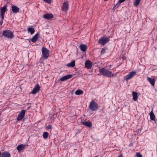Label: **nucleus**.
I'll list each match as a JSON object with an SVG mask.
<instances>
[{"mask_svg": "<svg viewBox=\"0 0 157 157\" xmlns=\"http://www.w3.org/2000/svg\"><path fill=\"white\" fill-rule=\"evenodd\" d=\"M99 72L100 75L109 78L113 77L114 76V74L111 71L104 67L99 69Z\"/></svg>", "mask_w": 157, "mask_h": 157, "instance_id": "obj_1", "label": "nucleus"}, {"mask_svg": "<svg viewBox=\"0 0 157 157\" xmlns=\"http://www.w3.org/2000/svg\"><path fill=\"white\" fill-rule=\"evenodd\" d=\"M2 36L8 39H12L14 37L13 32L9 30H6L3 31Z\"/></svg>", "mask_w": 157, "mask_h": 157, "instance_id": "obj_2", "label": "nucleus"}, {"mask_svg": "<svg viewBox=\"0 0 157 157\" xmlns=\"http://www.w3.org/2000/svg\"><path fill=\"white\" fill-rule=\"evenodd\" d=\"M41 52L43 54L42 57L40 58V60L44 58V59H47L49 55V50L46 48L43 47L41 49Z\"/></svg>", "mask_w": 157, "mask_h": 157, "instance_id": "obj_3", "label": "nucleus"}, {"mask_svg": "<svg viewBox=\"0 0 157 157\" xmlns=\"http://www.w3.org/2000/svg\"><path fill=\"white\" fill-rule=\"evenodd\" d=\"M89 107L92 111H95L98 109V106L96 102L92 100L90 103Z\"/></svg>", "mask_w": 157, "mask_h": 157, "instance_id": "obj_4", "label": "nucleus"}, {"mask_svg": "<svg viewBox=\"0 0 157 157\" xmlns=\"http://www.w3.org/2000/svg\"><path fill=\"white\" fill-rule=\"evenodd\" d=\"M110 41V37H102L98 40V43L102 45H104L105 44L108 42Z\"/></svg>", "mask_w": 157, "mask_h": 157, "instance_id": "obj_5", "label": "nucleus"}, {"mask_svg": "<svg viewBox=\"0 0 157 157\" xmlns=\"http://www.w3.org/2000/svg\"><path fill=\"white\" fill-rule=\"evenodd\" d=\"M136 75V72L133 71L129 72L126 76L124 77V78L128 81V80L133 77Z\"/></svg>", "mask_w": 157, "mask_h": 157, "instance_id": "obj_6", "label": "nucleus"}, {"mask_svg": "<svg viewBox=\"0 0 157 157\" xmlns=\"http://www.w3.org/2000/svg\"><path fill=\"white\" fill-rule=\"evenodd\" d=\"M26 110L22 109L18 115L17 120L20 121L22 120L24 117Z\"/></svg>", "mask_w": 157, "mask_h": 157, "instance_id": "obj_7", "label": "nucleus"}, {"mask_svg": "<svg viewBox=\"0 0 157 157\" xmlns=\"http://www.w3.org/2000/svg\"><path fill=\"white\" fill-rule=\"evenodd\" d=\"M40 86L38 84L36 85L34 87L33 89L31 91V93L33 94H35L38 92L40 90Z\"/></svg>", "mask_w": 157, "mask_h": 157, "instance_id": "obj_8", "label": "nucleus"}, {"mask_svg": "<svg viewBox=\"0 0 157 157\" xmlns=\"http://www.w3.org/2000/svg\"><path fill=\"white\" fill-rule=\"evenodd\" d=\"M11 10L13 13H16L19 12L20 9L16 6L12 5Z\"/></svg>", "mask_w": 157, "mask_h": 157, "instance_id": "obj_9", "label": "nucleus"}, {"mask_svg": "<svg viewBox=\"0 0 157 157\" xmlns=\"http://www.w3.org/2000/svg\"><path fill=\"white\" fill-rule=\"evenodd\" d=\"M92 66V63L90 60H87L85 63V67L89 69L91 68Z\"/></svg>", "mask_w": 157, "mask_h": 157, "instance_id": "obj_10", "label": "nucleus"}, {"mask_svg": "<svg viewBox=\"0 0 157 157\" xmlns=\"http://www.w3.org/2000/svg\"><path fill=\"white\" fill-rule=\"evenodd\" d=\"M43 17L47 20L50 19L53 17V15L52 13H46L44 14L43 16Z\"/></svg>", "mask_w": 157, "mask_h": 157, "instance_id": "obj_11", "label": "nucleus"}, {"mask_svg": "<svg viewBox=\"0 0 157 157\" xmlns=\"http://www.w3.org/2000/svg\"><path fill=\"white\" fill-rule=\"evenodd\" d=\"M26 145L25 144H20L17 147L16 149L18 150V152H20L25 149Z\"/></svg>", "mask_w": 157, "mask_h": 157, "instance_id": "obj_12", "label": "nucleus"}, {"mask_svg": "<svg viewBox=\"0 0 157 157\" xmlns=\"http://www.w3.org/2000/svg\"><path fill=\"white\" fill-rule=\"evenodd\" d=\"M68 9V4L67 2H65L63 3L62 10L64 12H67Z\"/></svg>", "mask_w": 157, "mask_h": 157, "instance_id": "obj_13", "label": "nucleus"}, {"mask_svg": "<svg viewBox=\"0 0 157 157\" xmlns=\"http://www.w3.org/2000/svg\"><path fill=\"white\" fill-rule=\"evenodd\" d=\"M72 76V75H66V76H64L61 78L60 79V81H64L70 78H71Z\"/></svg>", "mask_w": 157, "mask_h": 157, "instance_id": "obj_14", "label": "nucleus"}, {"mask_svg": "<svg viewBox=\"0 0 157 157\" xmlns=\"http://www.w3.org/2000/svg\"><path fill=\"white\" fill-rule=\"evenodd\" d=\"M39 38V33H37L33 36L31 40L34 43H35L38 40Z\"/></svg>", "mask_w": 157, "mask_h": 157, "instance_id": "obj_15", "label": "nucleus"}, {"mask_svg": "<svg viewBox=\"0 0 157 157\" xmlns=\"http://www.w3.org/2000/svg\"><path fill=\"white\" fill-rule=\"evenodd\" d=\"M27 31L30 33L31 34H33L35 32L34 28H33V26H29L27 28Z\"/></svg>", "mask_w": 157, "mask_h": 157, "instance_id": "obj_16", "label": "nucleus"}, {"mask_svg": "<svg viewBox=\"0 0 157 157\" xmlns=\"http://www.w3.org/2000/svg\"><path fill=\"white\" fill-rule=\"evenodd\" d=\"M82 124L88 127H90L92 126V123L90 122L89 121L83 122H82Z\"/></svg>", "mask_w": 157, "mask_h": 157, "instance_id": "obj_17", "label": "nucleus"}, {"mask_svg": "<svg viewBox=\"0 0 157 157\" xmlns=\"http://www.w3.org/2000/svg\"><path fill=\"white\" fill-rule=\"evenodd\" d=\"M80 50L83 52H85L87 49V46L84 44H82L79 46Z\"/></svg>", "mask_w": 157, "mask_h": 157, "instance_id": "obj_18", "label": "nucleus"}, {"mask_svg": "<svg viewBox=\"0 0 157 157\" xmlns=\"http://www.w3.org/2000/svg\"><path fill=\"white\" fill-rule=\"evenodd\" d=\"M7 6L6 5H5L2 7H1L0 11V13L5 14V12L7 10Z\"/></svg>", "mask_w": 157, "mask_h": 157, "instance_id": "obj_19", "label": "nucleus"}, {"mask_svg": "<svg viewBox=\"0 0 157 157\" xmlns=\"http://www.w3.org/2000/svg\"><path fill=\"white\" fill-rule=\"evenodd\" d=\"M147 80L152 86H154V85L155 80L154 78H151L150 77H148Z\"/></svg>", "mask_w": 157, "mask_h": 157, "instance_id": "obj_20", "label": "nucleus"}, {"mask_svg": "<svg viewBox=\"0 0 157 157\" xmlns=\"http://www.w3.org/2000/svg\"><path fill=\"white\" fill-rule=\"evenodd\" d=\"M10 154L7 151H4L2 153V157H10Z\"/></svg>", "mask_w": 157, "mask_h": 157, "instance_id": "obj_21", "label": "nucleus"}, {"mask_svg": "<svg viewBox=\"0 0 157 157\" xmlns=\"http://www.w3.org/2000/svg\"><path fill=\"white\" fill-rule=\"evenodd\" d=\"M133 98L134 101H136L138 99V95L137 93L136 92H133L132 93Z\"/></svg>", "mask_w": 157, "mask_h": 157, "instance_id": "obj_22", "label": "nucleus"}, {"mask_svg": "<svg viewBox=\"0 0 157 157\" xmlns=\"http://www.w3.org/2000/svg\"><path fill=\"white\" fill-rule=\"evenodd\" d=\"M75 65V61L74 60L70 63L67 64V66L68 67H74Z\"/></svg>", "mask_w": 157, "mask_h": 157, "instance_id": "obj_23", "label": "nucleus"}, {"mask_svg": "<svg viewBox=\"0 0 157 157\" xmlns=\"http://www.w3.org/2000/svg\"><path fill=\"white\" fill-rule=\"evenodd\" d=\"M149 115L151 120L152 121L154 120L155 118V116L152 111H151L150 112Z\"/></svg>", "mask_w": 157, "mask_h": 157, "instance_id": "obj_24", "label": "nucleus"}, {"mask_svg": "<svg viewBox=\"0 0 157 157\" xmlns=\"http://www.w3.org/2000/svg\"><path fill=\"white\" fill-rule=\"evenodd\" d=\"M83 93V91L81 90H77L75 92V94L77 95L82 94Z\"/></svg>", "mask_w": 157, "mask_h": 157, "instance_id": "obj_25", "label": "nucleus"}, {"mask_svg": "<svg viewBox=\"0 0 157 157\" xmlns=\"http://www.w3.org/2000/svg\"><path fill=\"white\" fill-rule=\"evenodd\" d=\"M48 136L49 134L47 132H44L43 134V136L45 139H47Z\"/></svg>", "mask_w": 157, "mask_h": 157, "instance_id": "obj_26", "label": "nucleus"}, {"mask_svg": "<svg viewBox=\"0 0 157 157\" xmlns=\"http://www.w3.org/2000/svg\"><path fill=\"white\" fill-rule=\"evenodd\" d=\"M141 0H135L134 4L135 6H136L139 4Z\"/></svg>", "mask_w": 157, "mask_h": 157, "instance_id": "obj_27", "label": "nucleus"}, {"mask_svg": "<svg viewBox=\"0 0 157 157\" xmlns=\"http://www.w3.org/2000/svg\"><path fill=\"white\" fill-rule=\"evenodd\" d=\"M106 49L105 48H103L101 52V55H104L106 51Z\"/></svg>", "mask_w": 157, "mask_h": 157, "instance_id": "obj_28", "label": "nucleus"}, {"mask_svg": "<svg viewBox=\"0 0 157 157\" xmlns=\"http://www.w3.org/2000/svg\"><path fill=\"white\" fill-rule=\"evenodd\" d=\"M120 3H119V2L118 1L117 3L116 4V5L114 6L113 8H114L116 7L118 8L120 6Z\"/></svg>", "mask_w": 157, "mask_h": 157, "instance_id": "obj_29", "label": "nucleus"}, {"mask_svg": "<svg viewBox=\"0 0 157 157\" xmlns=\"http://www.w3.org/2000/svg\"><path fill=\"white\" fill-rule=\"evenodd\" d=\"M136 155L137 157H143L142 155L140 152H137Z\"/></svg>", "mask_w": 157, "mask_h": 157, "instance_id": "obj_30", "label": "nucleus"}, {"mask_svg": "<svg viewBox=\"0 0 157 157\" xmlns=\"http://www.w3.org/2000/svg\"><path fill=\"white\" fill-rule=\"evenodd\" d=\"M5 14H4V13H0V16L2 18V19H1V20H3L4 19Z\"/></svg>", "mask_w": 157, "mask_h": 157, "instance_id": "obj_31", "label": "nucleus"}, {"mask_svg": "<svg viewBox=\"0 0 157 157\" xmlns=\"http://www.w3.org/2000/svg\"><path fill=\"white\" fill-rule=\"evenodd\" d=\"M45 2H47L48 4H50L51 3V0H43Z\"/></svg>", "mask_w": 157, "mask_h": 157, "instance_id": "obj_32", "label": "nucleus"}, {"mask_svg": "<svg viewBox=\"0 0 157 157\" xmlns=\"http://www.w3.org/2000/svg\"><path fill=\"white\" fill-rule=\"evenodd\" d=\"M51 127H52V126H51V125H48L47 126V129H51Z\"/></svg>", "mask_w": 157, "mask_h": 157, "instance_id": "obj_33", "label": "nucleus"}, {"mask_svg": "<svg viewBox=\"0 0 157 157\" xmlns=\"http://www.w3.org/2000/svg\"><path fill=\"white\" fill-rule=\"evenodd\" d=\"M125 0H119L118 1L119 2V3H121L124 2Z\"/></svg>", "mask_w": 157, "mask_h": 157, "instance_id": "obj_34", "label": "nucleus"}, {"mask_svg": "<svg viewBox=\"0 0 157 157\" xmlns=\"http://www.w3.org/2000/svg\"><path fill=\"white\" fill-rule=\"evenodd\" d=\"M3 20H0V25H2V24L3 22Z\"/></svg>", "mask_w": 157, "mask_h": 157, "instance_id": "obj_35", "label": "nucleus"}, {"mask_svg": "<svg viewBox=\"0 0 157 157\" xmlns=\"http://www.w3.org/2000/svg\"><path fill=\"white\" fill-rule=\"evenodd\" d=\"M0 157H2V153L0 152Z\"/></svg>", "mask_w": 157, "mask_h": 157, "instance_id": "obj_36", "label": "nucleus"}, {"mask_svg": "<svg viewBox=\"0 0 157 157\" xmlns=\"http://www.w3.org/2000/svg\"><path fill=\"white\" fill-rule=\"evenodd\" d=\"M118 157H123V156L122 155H121L118 156Z\"/></svg>", "mask_w": 157, "mask_h": 157, "instance_id": "obj_37", "label": "nucleus"}, {"mask_svg": "<svg viewBox=\"0 0 157 157\" xmlns=\"http://www.w3.org/2000/svg\"><path fill=\"white\" fill-rule=\"evenodd\" d=\"M138 131H140H140H141V129H138Z\"/></svg>", "mask_w": 157, "mask_h": 157, "instance_id": "obj_38", "label": "nucleus"}, {"mask_svg": "<svg viewBox=\"0 0 157 157\" xmlns=\"http://www.w3.org/2000/svg\"><path fill=\"white\" fill-rule=\"evenodd\" d=\"M153 69V70H155V69Z\"/></svg>", "mask_w": 157, "mask_h": 157, "instance_id": "obj_39", "label": "nucleus"}, {"mask_svg": "<svg viewBox=\"0 0 157 157\" xmlns=\"http://www.w3.org/2000/svg\"><path fill=\"white\" fill-rule=\"evenodd\" d=\"M94 157H98L97 156H95Z\"/></svg>", "mask_w": 157, "mask_h": 157, "instance_id": "obj_40", "label": "nucleus"}]
</instances>
